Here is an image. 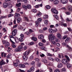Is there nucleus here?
Wrapping results in <instances>:
<instances>
[{
	"label": "nucleus",
	"mask_w": 72,
	"mask_h": 72,
	"mask_svg": "<svg viewBox=\"0 0 72 72\" xmlns=\"http://www.w3.org/2000/svg\"><path fill=\"white\" fill-rule=\"evenodd\" d=\"M13 32L15 33H17V29H14L13 31Z\"/></svg>",
	"instance_id": "55"
},
{
	"label": "nucleus",
	"mask_w": 72,
	"mask_h": 72,
	"mask_svg": "<svg viewBox=\"0 0 72 72\" xmlns=\"http://www.w3.org/2000/svg\"><path fill=\"white\" fill-rule=\"evenodd\" d=\"M12 46L14 48H15L17 46L15 44H12Z\"/></svg>",
	"instance_id": "49"
},
{
	"label": "nucleus",
	"mask_w": 72,
	"mask_h": 72,
	"mask_svg": "<svg viewBox=\"0 0 72 72\" xmlns=\"http://www.w3.org/2000/svg\"><path fill=\"white\" fill-rule=\"evenodd\" d=\"M35 62L33 61H32L31 63V64L32 66H35Z\"/></svg>",
	"instance_id": "37"
},
{
	"label": "nucleus",
	"mask_w": 72,
	"mask_h": 72,
	"mask_svg": "<svg viewBox=\"0 0 72 72\" xmlns=\"http://www.w3.org/2000/svg\"><path fill=\"white\" fill-rule=\"evenodd\" d=\"M62 63L64 64H67L68 61H67V59H63L62 60Z\"/></svg>",
	"instance_id": "4"
},
{
	"label": "nucleus",
	"mask_w": 72,
	"mask_h": 72,
	"mask_svg": "<svg viewBox=\"0 0 72 72\" xmlns=\"http://www.w3.org/2000/svg\"><path fill=\"white\" fill-rule=\"evenodd\" d=\"M8 5V4L7 3H4L3 4V6L4 8H6Z\"/></svg>",
	"instance_id": "7"
},
{
	"label": "nucleus",
	"mask_w": 72,
	"mask_h": 72,
	"mask_svg": "<svg viewBox=\"0 0 72 72\" xmlns=\"http://www.w3.org/2000/svg\"><path fill=\"white\" fill-rule=\"evenodd\" d=\"M9 45H10V44H9V43H8L4 45V47L6 48H8V47Z\"/></svg>",
	"instance_id": "24"
},
{
	"label": "nucleus",
	"mask_w": 72,
	"mask_h": 72,
	"mask_svg": "<svg viewBox=\"0 0 72 72\" xmlns=\"http://www.w3.org/2000/svg\"><path fill=\"white\" fill-rule=\"evenodd\" d=\"M18 47V48L19 49L21 50V49H23V47L21 45L19 46Z\"/></svg>",
	"instance_id": "46"
},
{
	"label": "nucleus",
	"mask_w": 72,
	"mask_h": 72,
	"mask_svg": "<svg viewBox=\"0 0 72 72\" xmlns=\"http://www.w3.org/2000/svg\"><path fill=\"white\" fill-rule=\"evenodd\" d=\"M40 66H41V63H40V62L38 63L37 64V66L38 67H39Z\"/></svg>",
	"instance_id": "48"
},
{
	"label": "nucleus",
	"mask_w": 72,
	"mask_h": 72,
	"mask_svg": "<svg viewBox=\"0 0 72 72\" xmlns=\"http://www.w3.org/2000/svg\"><path fill=\"white\" fill-rule=\"evenodd\" d=\"M16 34H17V33H14V32H12V36H15L16 35Z\"/></svg>",
	"instance_id": "44"
},
{
	"label": "nucleus",
	"mask_w": 72,
	"mask_h": 72,
	"mask_svg": "<svg viewBox=\"0 0 72 72\" xmlns=\"http://www.w3.org/2000/svg\"><path fill=\"white\" fill-rule=\"evenodd\" d=\"M32 39L34 40V41H37V38L36 37H33L32 38Z\"/></svg>",
	"instance_id": "28"
},
{
	"label": "nucleus",
	"mask_w": 72,
	"mask_h": 72,
	"mask_svg": "<svg viewBox=\"0 0 72 72\" xmlns=\"http://www.w3.org/2000/svg\"><path fill=\"white\" fill-rule=\"evenodd\" d=\"M61 1L62 4H66L68 1V0H61Z\"/></svg>",
	"instance_id": "11"
},
{
	"label": "nucleus",
	"mask_w": 72,
	"mask_h": 72,
	"mask_svg": "<svg viewBox=\"0 0 72 72\" xmlns=\"http://www.w3.org/2000/svg\"><path fill=\"white\" fill-rule=\"evenodd\" d=\"M16 6L18 7H20L21 6V3H19L18 4H16Z\"/></svg>",
	"instance_id": "38"
},
{
	"label": "nucleus",
	"mask_w": 72,
	"mask_h": 72,
	"mask_svg": "<svg viewBox=\"0 0 72 72\" xmlns=\"http://www.w3.org/2000/svg\"><path fill=\"white\" fill-rule=\"evenodd\" d=\"M51 44H53V45H57V43L55 42V41H51Z\"/></svg>",
	"instance_id": "47"
},
{
	"label": "nucleus",
	"mask_w": 72,
	"mask_h": 72,
	"mask_svg": "<svg viewBox=\"0 0 72 72\" xmlns=\"http://www.w3.org/2000/svg\"><path fill=\"white\" fill-rule=\"evenodd\" d=\"M22 20V19L20 17L18 18L17 19V21L18 23H19Z\"/></svg>",
	"instance_id": "20"
},
{
	"label": "nucleus",
	"mask_w": 72,
	"mask_h": 72,
	"mask_svg": "<svg viewBox=\"0 0 72 72\" xmlns=\"http://www.w3.org/2000/svg\"><path fill=\"white\" fill-rule=\"evenodd\" d=\"M15 41L16 43H18V42H19V39H18L17 38L15 39Z\"/></svg>",
	"instance_id": "43"
},
{
	"label": "nucleus",
	"mask_w": 72,
	"mask_h": 72,
	"mask_svg": "<svg viewBox=\"0 0 72 72\" xmlns=\"http://www.w3.org/2000/svg\"><path fill=\"white\" fill-rule=\"evenodd\" d=\"M31 6L30 4H27L26 5V9H31Z\"/></svg>",
	"instance_id": "15"
},
{
	"label": "nucleus",
	"mask_w": 72,
	"mask_h": 72,
	"mask_svg": "<svg viewBox=\"0 0 72 72\" xmlns=\"http://www.w3.org/2000/svg\"><path fill=\"white\" fill-rule=\"evenodd\" d=\"M32 11L33 12H34V13H36V12H37V10H36V9L34 8L33 9H32Z\"/></svg>",
	"instance_id": "39"
},
{
	"label": "nucleus",
	"mask_w": 72,
	"mask_h": 72,
	"mask_svg": "<svg viewBox=\"0 0 72 72\" xmlns=\"http://www.w3.org/2000/svg\"><path fill=\"white\" fill-rule=\"evenodd\" d=\"M41 15V13L40 12L38 13L37 15V16H38V17H40Z\"/></svg>",
	"instance_id": "40"
},
{
	"label": "nucleus",
	"mask_w": 72,
	"mask_h": 72,
	"mask_svg": "<svg viewBox=\"0 0 72 72\" xmlns=\"http://www.w3.org/2000/svg\"><path fill=\"white\" fill-rule=\"evenodd\" d=\"M40 56L41 57H45V55L43 54H42L41 55H40Z\"/></svg>",
	"instance_id": "63"
},
{
	"label": "nucleus",
	"mask_w": 72,
	"mask_h": 72,
	"mask_svg": "<svg viewBox=\"0 0 72 72\" xmlns=\"http://www.w3.org/2000/svg\"><path fill=\"white\" fill-rule=\"evenodd\" d=\"M49 31L50 32V33H54V30H53V29L51 28H50L49 30Z\"/></svg>",
	"instance_id": "17"
},
{
	"label": "nucleus",
	"mask_w": 72,
	"mask_h": 72,
	"mask_svg": "<svg viewBox=\"0 0 72 72\" xmlns=\"http://www.w3.org/2000/svg\"><path fill=\"white\" fill-rule=\"evenodd\" d=\"M40 8V5L39 4H38L35 6V8Z\"/></svg>",
	"instance_id": "57"
},
{
	"label": "nucleus",
	"mask_w": 72,
	"mask_h": 72,
	"mask_svg": "<svg viewBox=\"0 0 72 72\" xmlns=\"http://www.w3.org/2000/svg\"><path fill=\"white\" fill-rule=\"evenodd\" d=\"M21 50H20L19 49L18 47L17 48H16L15 49V52H19L21 51Z\"/></svg>",
	"instance_id": "13"
},
{
	"label": "nucleus",
	"mask_w": 72,
	"mask_h": 72,
	"mask_svg": "<svg viewBox=\"0 0 72 72\" xmlns=\"http://www.w3.org/2000/svg\"><path fill=\"white\" fill-rule=\"evenodd\" d=\"M46 8L47 9H50L51 7L49 5H48L46 6Z\"/></svg>",
	"instance_id": "35"
},
{
	"label": "nucleus",
	"mask_w": 72,
	"mask_h": 72,
	"mask_svg": "<svg viewBox=\"0 0 72 72\" xmlns=\"http://www.w3.org/2000/svg\"><path fill=\"white\" fill-rule=\"evenodd\" d=\"M22 8H23L24 9H25V10L27 9V6H26L25 5H23L22 6Z\"/></svg>",
	"instance_id": "42"
},
{
	"label": "nucleus",
	"mask_w": 72,
	"mask_h": 72,
	"mask_svg": "<svg viewBox=\"0 0 72 72\" xmlns=\"http://www.w3.org/2000/svg\"><path fill=\"white\" fill-rule=\"evenodd\" d=\"M14 67H18V63H14Z\"/></svg>",
	"instance_id": "29"
},
{
	"label": "nucleus",
	"mask_w": 72,
	"mask_h": 72,
	"mask_svg": "<svg viewBox=\"0 0 72 72\" xmlns=\"http://www.w3.org/2000/svg\"><path fill=\"white\" fill-rule=\"evenodd\" d=\"M34 42H32L28 44L29 45H34Z\"/></svg>",
	"instance_id": "32"
},
{
	"label": "nucleus",
	"mask_w": 72,
	"mask_h": 72,
	"mask_svg": "<svg viewBox=\"0 0 72 72\" xmlns=\"http://www.w3.org/2000/svg\"><path fill=\"white\" fill-rule=\"evenodd\" d=\"M22 57L24 60L26 61L27 60V59H28L27 57L26 56H23Z\"/></svg>",
	"instance_id": "21"
},
{
	"label": "nucleus",
	"mask_w": 72,
	"mask_h": 72,
	"mask_svg": "<svg viewBox=\"0 0 72 72\" xmlns=\"http://www.w3.org/2000/svg\"><path fill=\"white\" fill-rule=\"evenodd\" d=\"M66 14L67 15H70V14H71V12H66Z\"/></svg>",
	"instance_id": "53"
},
{
	"label": "nucleus",
	"mask_w": 72,
	"mask_h": 72,
	"mask_svg": "<svg viewBox=\"0 0 72 72\" xmlns=\"http://www.w3.org/2000/svg\"><path fill=\"white\" fill-rule=\"evenodd\" d=\"M68 9L69 11L72 12V7L71 6H68Z\"/></svg>",
	"instance_id": "16"
},
{
	"label": "nucleus",
	"mask_w": 72,
	"mask_h": 72,
	"mask_svg": "<svg viewBox=\"0 0 72 72\" xmlns=\"http://www.w3.org/2000/svg\"><path fill=\"white\" fill-rule=\"evenodd\" d=\"M48 30V28L46 27H44L43 28V30L44 31H45V30Z\"/></svg>",
	"instance_id": "60"
},
{
	"label": "nucleus",
	"mask_w": 72,
	"mask_h": 72,
	"mask_svg": "<svg viewBox=\"0 0 72 72\" xmlns=\"http://www.w3.org/2000/svg\"><path fill=\"white\" fill-rule=\"evenodd\" d=\"M54 16L57 19H59V17H58V16L57 15H54Z\"/></svg>",
	"instance_id": "45"
},
{
	"label": "nucleus",
	"mask_w": 72,
	"mask_h": 72,
	"mask_svg": "<svg viewBox=\"0 0 72 72\" xmlns=\"http://www.w3.org/2000/svg\"><path fill=\"white\" fill-rule=\"evenodd\" d=\"M22 1H24L25 3H27L28 2V0H21Z\"/></svg>",
	"instance_id": "51"
},
{
	"label": "nucleus",
	"mask_w": 72,
	"mask_h": 72,
	"mask_svg": "<svg viewBox=\"0 0 72 72\" xmlns=\"http://www.w3.org/2000/svg\"><path fill=\"white\" fill-rule=\"evenodd\" d=\"M57 38H58V39H60L62 38V35H61V34H60V33H57Z\"/></svg>",
	"instance_id": "5"
},
{
	"label": "nucleus",
	"mask_w": 72,
	"mask_h": 72,
	"mask_svg": "<svg viewBox=\"0 0 72 72\" xmlns=\"http://www.w3.org/2000/svg\"><path fill=\"white\" fill-rule=\"evenodd\" d=\"M59 0H55L53 2V4H55L56 5H57L59 3Z\"/></svg>",
	"instance_id": "12"
},
{
	"label": "nucleus",
	"mask_w": 72,
	"mask_h": 72,
	"mask_svg": "<svg viewBox=\"0 0 72 72\" xmlns=\"http://www.w3.org/2000/svg\"><path fill=\"white\" fill-rule=\"evenodd\" d=\"M12 57V54L11 53L8 54V55L6 56L7 58H10Z\"/></svg>",
	"instance_id": "23"
},
{
	"label": "nucleus",
	"mask_w": 72,
	"mask_h": 72,
	"mask_svg": "<svg viewBox=\"0 0 72 72\" xmlns=\"http://www.w3.org/2000/svg\"><path fill=\"white\" fill-rule=\"evenodd\" d=\"M15 17H19L20 16V15H19V13H16L15 14Z\"/></svg>",
	"instance_id": "31"
},
{
	"label": "nucleus",
	"mask_w": 72,
	"mask_h": 72,
	"mask_svg": "<svg viewBox=\"0 0 72 72\" xmlns=\"http://www.w3.org/2000/svg\"><path fill=\"white\" fill-rule=\"evenodd\" d=\"M13 15L12 14H9L8 15V18H9V17H12L13 16Z\"/></svg>",
	"instance_id": "62"
},
{
	"label": "nucleus",
	"mask_w": 72,
	"mask_h": 72,
	"mask_svg": "<svg viewBox=\"0 0 72 72\" xmlns=\"http://www.w3.org/2000/svg\"><path fill=\"white\" fill-rule=\"evenodd\" d=\"M30 50L26 51L24 53V55L27 56V55H29V53H30Z\"/></svg>",
	"instance_id": "6"
},
{
	"label": "nucleus",
	"mask_w": 72,
	"mask_h": 72,
	"mask_svg": "<svg viewBox=\"0 0 72 72\" xmlns=\"http://www.w3.org/2000/svg\"><path fill=\"white\" fill-rule=\"evenodd\" d=\"M42 21V19L41 18H39L37 19V21L35 22L36 26L37 27L39 26V23L41 22Z\"/></svg>",
	"instance_id": "2"
},
{
	"label": "nucleus",
	"mask_w": 72,
	"mask_h": 72,
	"mask_svg": "<svg viewBox=\"0 0 72 72\" xmlns=\"http://www.w3.org/2000/svg\"><path fill=\"white\" fill-rule=\"evenodd\" d=\"M48 59L50 60H52L53 62H54V59H53V58L51 57H48Z\"/></svg>",
	"instance_id": "22"
},
{
	"label": "nucleus",
	"mask_w": 72,
	"mask_h": 72,
	"mask_svg": "<svg viewBox=\"0 0 72 72\" xmlns=\"http://www.w3.org/2000/svg\"><path fill=\"white\" fill-rule=\"evenodd\" d=\"M62 66H63V64L61 63H59L57 65V67L58 68H62Z\"/></svg>",
	"instance_id": "10"
},
{
	"label": "nucleus",
	"mask_w": 72,
	"mask_h": 72,
	"mask_svg": "<svg viewBox=\"0 0 72 72\" xmlns=\"http://www.w3.org/2000/svg\"><path fill=\"white\" fill-rule=\"evenodd\" d=\"M5 64V63L3 61V60H2L0 62V66H3V65H4Z\"/></svg>",
	"instance_id": "18"
},
{
	"label": "nucleus",
	"mask_w": 72,
	"mask_h": 72,
	"mask_svg": "<svg viewBox=\"0 0 72 72\" xmlns=\"http://www.w3.org/2000/svg\"><path fill=\"white\" fill-rule=\"evenodd\" d=\"M43 18L44 19H46V18H48V15H44L43 16Z\"/></svg>",
	"instance_id": "25"
},
{
	"label": "nucleus",
	"mask_w": 72,
	"mask_h": 72,
	"mask_svg": "<svg viewBox=\"0 0 72 72\" xmlns=\"http://www.w3.org/2000/svg\"><path fill=\"white\" fill-rule=\"evenodd\" d=\"M24 50H26L27 49V47L26 46H25L24 47Z\"/></svg>",
	"instance_id": "64"
},
{
	"label": "nucleus",
	"mask_w": 72,
	"mask_h": 72,
	"mask_svg": "<svg viewBox=\"0 0 72 72\" xmlns=\"http://www.w3.org/2000/svg\"><path fill=\"white\" fill-rule=\"evenodd\" d=\"M62 57H61V56H60V55L59 54L58 55V57L60 58H64V57L63 56V55H62Z\"/></svg>",
	"instance_id": "56"
},
{
	"label": "nucleus",
	"mask_w": 72,
	"mask_h": 72,
	"mask_svg": "<svg viewBox=\"0 0 72 72\" xmlns=\"http://www.w3.org/2000/svg\"><path fill=\"white\" fill-rule=\"evenodd\" d=\"M65 57L66 58L68 61H70V59L69 58V57L68 56L66 55L65 56Z\"/></svg>",
	"instance_id": "26"
},
{
	"label": "nucleus",
	"mask_w": 72,
	"mask_h": 72,
	"mask_svg": "<svg viewBox=\"0 0 72 72\" xmlns=\"http://www.w3.org/2000/svg\"><path fill=\"white\" fill-rule=\"evenodd\" d=\"M71 65L69 64H68L67 65V67L68 68H71Z\"/></svg>",
	"instance_id": "54"
},
{
	"label": "nucleus",
	"mask_w": 72,
	"mask_h": 72,
	"mask_svg": "<svg viewBox=\"0 0 72 72\" xmlns=\"http://www.w3.org/2000/svg\"><path fill=\"white\" fill-rule=\"evenodd\" d=\"M3 44H8V43H9L8 41L6 40H3Z\"/></svg>",
	"instance_id": "27"
},
{
	"label": "nucleus",
	"mask_w": 72,
	"mask_h": 72,
	"mask_svg": "<svg viewBox=\"0 0 72 72\" xmlns=\"http://www.w3.org/2000/svg\"><path fill=\"white\" fill-rule=\"evenodd\" d=\"M10 41H11V42L12 44H15V43L14 42L12 41V39H10Z\"/></svg>",
	"instance_id": "58"
},
{
	"label": "nucleus",
	"mask_w": 72,
	"mask_h": 72,
	"mask_svg": "<svg viewBox=\"0 0 72 72\" xmlns=\"http://www.w3.org/2000/svg\"><path fill=\"white\" fill-rule=\"evenodd\" d=\"M56 60L57 61V62H58L59 63H60V59H59V58H57L56 59Z\"/></svg>",
	"instance_id": "41"
},
{
	"label": "nucleus",
	"mask_w": 72,
	"mask_h": 72,
	"mask_svg": "<svg viewBox=\"0 0 72 72\" xmlns=\"http://www.w3.org/2000/svg\"><path fill=\"white\" fill-rule=\"evenodd\" d=\"M66 48H68L69 49V50H70V51H72V49L71 47L69 46L67 44L66 45Z\"/></svg>",
	"instance_id": "9"
},
{
	"label": "nucleus",
	"mask_w": 72,
	"mask_h": 72,
	"mask_svg": "<svg viewBox=\"0 0 72 72\" xmlns=\"http://www.w3.org/2000/svg\"><path fill=\"white\" fill-rule=\"evenodd\" d=\"M38 45L39 46H43V45H44V44L40 42L39 43Z\"/></svg>",
	"instance_id": "36"
},
{
	"label": "nucleus",
	"mask_w": 72,
	"mask_h": 72,
	"mask_svg": "<svg viewBox=\"0 0 72 72\" xmlns=\"http://www.w3.org/2000/svg\"><path fill=\"white\" fill-rule=\"evenodd\" d=\"M38 38L39 39H41V40H42V39H44V36L42 35H40L39 36Z\"/></svg>",
	"instance_id": "14"
},
{
	"label": "nucleus",
	"mask_w": 72,
	"mask_h": 72,
	"mask_svg": "<svg viewBox=\"0 0 72 72\" xmlns=\"http://www.w3.org/2000/svg\"><path fill=\"white\" fill-rule=\"evenodd\" d=\"M51 10V12H52L54 14H58V12L57 11L55 8H52Z\"/></svg>",
	"instance_id": "3"
},
{
	"label": "nucleus",
	"mask_w": 72,
	"mask_h": 72,
	"mask_svg": "<svg viewBox=\"0 0 72 72\" xmlns=\"http://www.w3.org/2000/svg\"><path fill=\"white\" fill-rule=\"evenodd\" d=\"M49 37H50L49 40L50 41H53V40H55L56 38V37L55 36H53V34H50L49 35Z\"/></svg>",
	"instance_id": "1"
},
{
	"label": "nucleus",
	"mask_w": 72,
	"mask_h": 72,
	"mask_svg": "<svg viewBox=\"0 0 72 72\" xmlns=\"http://www.w3.org/2000/svg\"><path fill=\"white\" fill-rule=\"evenodd\" d=\"M62 24L61 23V24ZM62 25L64 26V27H67V23H62Z\"/></svg>",
	"instance_id": "52"
},
{
	"label": "nucleus",
	"mask_w": 72,
	"mask_h": 72,
	"mask_svg": "<svg viewBox=\"0 0 72 72\" xmlns=\"http://www.w3.org/2000/svg\"><path fill=\"white\" fill-rule=\"evenodd\" d=\"M24 19H25V20L26 21H29L28 20V18H27V17H24Z\"/></svg>",
	"instance_id": "59"
},
{
	"label": "nucleus",
	"mask_w": 72,
	"mask_h": 72,
	"mask_svg": "<svg viewBox=\"0 0 72 72\" xmlns=\"http://www.w3.org/2000/svg\"><path fill=\"white\" fill-rule=\"evenodd\" d=\"M47 56H50V57H52L53 56V55L49 53H47Z\"/></svg>",
	"instance_id": "34"
},
{
	"label": "nucleus",
	"mask_w": 72,
	"mask_h": 72,
	"mask_svg": "<svg viewBox=\"0 0 72 72\" xmlns=\"http://www.w3.org/2000/svg\"><path fill=\"white\" fill-rule=\"evenodd\" d=\"M41 61L44 63H46L47 64L48 63V61L46 59H42Z\"/></svg>",
	"instance_id": "8"
},
{
	"label": "nucleus",
	"mask_w": 72,
	"mask_h": 72,
	"mask_svg": "<svg viewBox=\"0 0 72 72\" xmlns=\"http://www.w3.org/2000/svg\"><path fill=\"white\" fill-rule=\"evenodd\" d=\"M19 41L20 42H22L23 41V39L22 37H20L19 39Z\"/></svg>",
	"instance_id": "33"
},
{
	"label": "nucleus",
	"mask_w": 72,
	"mask_h": 72,
	"mask_svg": "<svg viewBox=\"0 0 72 72\" xmlns=\"http://www.w3.org/2000/svg\"><path fill=\"white\" fill-rule=\"evenodd\" d=\"M41 49H42V50H44L45 51H47V50H46V48L42 46L40 48Z\"/></svg>",
	"instance_id": "19"
},
{
	"label": "nucleus",
	"mask_w": 72,
	"mask_h": 72,
	"mask_svg": "<svg viewBox=\"0 0 72 72\" xmlns=\"http://www.w3.org/2000/svg\"><path fill=\"white\" fill-rule=\"evenodd\" d=\"M69 40V38H67L65 40V42H68Z\"/></svg>",
	"instance_id": "50"
},
{
	"label": "nucleus",
	"mask_w": 72,
	"mask_h": 72,
	"mask_svg": "<svg viewBox=\"0 0 72 72\" xmlns=\"http://www.w3.org/2000/svg\"><path fill=\"white\" fill-rule=\"evenodd\" d=\"M55 72H60L58 69H56L55 71Z\"/></svg>",
	"instance_id": "61"
},
{
	"label": "nucleus",
	"mask_w": 72,
	"mask_h": 72,
	"mask_svg": "<svg viewBox=\"0 0 72 72\" xmlns=\"http://www.w3.org/2000/svg\"><path fill=\"white\" fill-rule=\"evenodd\" d=\"M48 20H45L44 21V23L45 25H47L48 24Z\"/></svg>",
	"instance_id": "30"
}]
</instances>
